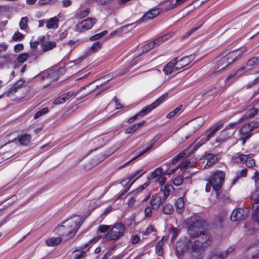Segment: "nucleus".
<instances>
[{"instance_id":"nucleus-1","label":"nucleus","mask_w":259,"mask_h":259,"mask_svg":"<svg viewBox=\"0 0 259 259\" xmlns=\"http://www.w3.org/2000/svg\"><path fill=\"white\" fill-rule=\"evenodd\" d=\"M187 222L189 225L188 232L190 238L179 241L177 250L196 254V258L192 259H200L202 252L211 244L212 238L206 232L199 231L204 224L201 219L191 217L188 219Z\"/></svg>"},{"instance_id":"nucleus-2","label":"nucleus","mask_w":259,"mask_h":259,"mask_svg":"<svg viewBox=\"0 0 259 259\" xmlns=\"http://www.w3.org/2000/svg\"><path fill=\"white\" fill-rule=\"evenodd\" d=\"M82 222L80 216L74 217L63 222L62 225L56 229V232L63 240L66 241L76 234Z\"/></svg>"},{"instance_id":"nucleus-3","label":"nucleus","mask_w":259,"mask_h":259,"mask_svg":"<svg viewBox=\"0 0 259 259\" xmlns=\"http://www.w3.org/2000/svg\"><path fill=\"white\" fill-rule=\"evenodd\" d=\"M125 231V227L122 223H115L111 226L110 230L105 235L104 239L106 240L117 241L124 235Z\"/></svg>"},{"instance_id":"nucleus-4","label":"nucleus","mask_w":259,"mask_h":259,"mask_svg":"<svg viewBox=\"0 0 259 259\" xmlns=\"http://www.w3.org/2000/svg\"><path fill=\"white\" fill-rule=\"evenodd\" d=\"M64 71L63 68L54 67L52 69L42 72L38 75V76L42 80H47L48 82L47 85H48L50 82L57 80Z\"/></svg>"},{"instance_id":"nucleus-5","label":"nucleus","mask_w":259,"mask_h":259,"mask_svg":"<svg viewBox=\"0 0 259 259\" xmlns=\"http://www.w3.org/2000/svg\"><path fill=\"white\" fill-rule=\"evenodd\" d=\"M225 176V172L222 170H218L212 172L209 181L214 190L218 191L222 187Z\"/></svg>"},{"instance_id":"nucleus-6","label":"nucleus","mask_w":259,"mask_h":259,"mask_svg":"<svg viewBox=\"0 0 259 259\" xmlns=\"http://www.w3.org/2000/svg\"><path fill=\"white\" fill-rule=\"evenodd\" d=\"M222 126L223 123L221 122L214 124L200 137V142H198L197 144L200 146L208 142Z\"/></svg>"},{"instance_id":"nucleus-7","label":"nucleus","mask_w":259,"mask_h":259,"mask_svg":"<svg viewBox=\"0 0 259 259\" xmlns=\"http://www.w3.org/2000/svg\"><path fill=\"white\" fill-rule=\"evenodd\" d=\"M96 22L97 20L95 18H88L83 20L75 25L76 30L80 32L85 31L92 28Z\"/></svg>"},{"instance_id":"nucleus-8","label":"nucleus","mask_w":259,"mask_h":259,"mask_svg":"<svg viewBox=\"0 0 259 259\" xmlns=\"http://www.w3.org/2000/svg\"><path fill=\"white\" fill-rule=\"evenodd\" d=\"M162 175V168L160 167H158L151 173L150 176L148 178L147 181L145 182L143 185H141L139 188H138L135 191H133V193H137L142 191L150 184V180H157L159 177H161Z\"/></svg>"},{"instance_id":"nucleus-9","label":"nucleus","mask_w":259,"mask_h":259,"mask_svg":"<svg viewBox=\"0 0 259 259\" xmlns=\"http://www.w3.org/2000/svg\"><path fill=\"white\" fill-rule=\"evenodd\" d=\"M248 209L239 208L235 209L232 212L230 218L232 221H240L244 219L248 213Z\"/></svg>"},{"instance_id":"nucleus-10","label":"nucleus","mask_w":259,"mask_h":259,"mask_svg":"<svg viewBox=\"0 0 259 259\" xmlns=\"http://www.w3.org/2000/svg\"><path fill=\"white\" fill-rule=\"evenodd\" d=\"M165 97L164 96L160 97L157 99L155 102L151 104L149 106L144 107L142 110L139 112L140 116L143 117L157 106H158L164 100Z\"/></svg>"},{"instance_id":"nucleus-11","label":"nucleus","mask_w":259,"mask_h":259,"mask_svg":"<svg viewBox=\"0 0 259 259\" xmlns=\"http://www.w3.org/2000/svg\"><path fill=\"white\" fill-rule=\"evenodd\" d=\"M163 71L166 75L172 74L174 75L177 74L179 70L176 65V59H174L168 63L164 67Z\"/></svg>"},{"instance_id":"nucleus-12","label":"nucleus","mask_w":259,"mask_h":259,"mask_svg":"<svg viewBox=\"0 0 259 259\" xmlns=\"http://www.w3.org/2000/svg\"><path fill=\"white\" fill-rule=\"evenodd\" d=\"M163 201V199H162L161 193L155 194L152 196L150 201V206L153 209L157 210L159 208Z\"/></svg>"},{"instance_id":"nucleus-13","label":"nucleus","mask_w":259,"mask_h":259,"mask_svg":"<svg viewBox=\"0 0 259 259\" xmlns=\"http://www.w3.org/2000/svg\"><path fill=\"white\" fill-rule=\"evenodd\" d=\"M252 131L251 128L250 127L249 125H248V123L244 125L240 129L239 133L242 136L241 139L243 141V143L247 139L251 137L252 135Z\"/></svg>"},{"instance_id":"nucleus-14","label":"nucleus","mask_w":259,"mask_h":259,"mask_svg":"<svg viewBox=\"0 0 259 259\" xmlns=\"http://www.w3.org/2000/svg\"><path fill=\"white\" fill-rule=\"evenodd\" d=\"M193 59V56L192 55L184 57L179 60H178V58H175V59H176V65L179 70L189 65L192 61Z\"/></svg>"},{"instance_id":"nucleus-15","label":"nucleus","mask_w":259,"mask_h":259,"mask_svg":"<svg viewBox=\"0 0 259 259\" xmlns=\"http://www.w3.org/2000/svg\"><path fill=\"white\" fill-rule=\"evenodd\" d=\"M103 79H104L103 78H101V79H98L94 81H93L92 82H91L90 84H88L87 86L82 87L75 94V97H76V98L77 99H80L87 96V95H88L89 94H90L91 92H92L94 90H90V91L85 92V90H86V88L89 87L90 85L94 83V82H95L96 81H100V80H103Z\"/></svg>"},{"instance_id":"nucleus-16","label":"nucleus","mask_w":259,"mask_h":259,"mask_svg":"<svg viewBox=\"0 0 259 259\" xmlns=\"http://www.w3.org/2000/svg\"><path fill=\"white\" fill-rule=\"evenodd\" d=\"M59 19L57 17H54L47 19L46 27L49 29H56L59 26Z\"/></svg>"},{"instance_id":"nucleus-17","label":"nucleus","mask_w":259,"mask_h":259,"mask_svg":"<svg viewBox=\"0 0 259 259\" xmlns=\"http://www.w3.org/2000/svg\"><path fill=\"white\" fill-rule=\"evenodd\" d=\"M23 83V81L19 80L13 85H12L11 88L7 92V93H6V96L9 97H12V96L14 95L17 92V91L22 86Z\"/></svg>"},{"instance_id":"nucleus-18","label":"nucleus","mask_w":259,"mask_h":259,"mask_svg":"<svg viewBox=\"0 0 259 259\" xmlns=\"http://www.w3.org/2000/svg\"><path fill=\"white\" fill-rule=\"evenodd\" d=\"M250 156V155H245L238 153L232 156L231 161L234 163L244 162L245 160H246L247 158H249Z\"/></svg>"},{"instance_id":"nucleus-19","label":"nucleus","mask_w":259,"mask_h":259,"mask_svg":"<svg viewBox=\"0 0 259 259\" xmlns=\"http://www.w3.org/2000/svg\"><path fill=\"white\" fill-rule=\"evenodd\" d=\"M160 13V10L158 9H154L150 10L146 13L143 17V19L144 21H147L149 19H153L158 16Z\"/></svg>"},{"instance_id":"nucleus-20","label":"nucleus","mask_w":259,"mask_h":259,"mask_svg":"<svg viewBox=\"0 0 259 259\" xmlns=\"http://www.w3.org/2000/svg\"><path fill=\"white\" fill-rule=\"evenodd\" d=\"M31 141V136L29 134H25L21 136L18 139L20 144L22 146H27Z\"/></svg>"},{"instance_id":"nucleus-21","label":"nucleus","mask_w":259,"mask_h":259,"mask_svg":"<svg viewBox=\"0 0 259 259\" xmlns=\"http://www.w3.org/2000/svg\"><path fill=\"white\" fill-rule=\"evenodd\" d=\"M62 237H51L46 240V243L48 246H54L59 244L62 241Z\"/></svg>"},{"instance_id":"nucleus-22","label":"nucleus","mask_w":259,"mask_h":259,"mask_svg":"<svg viewBox=\"0 0 259 259\" xmlns=\"http://www.w3.org/2000/svg\"><path fill=\"white\" fill-rule=\"evenodd\" d=\"M82 43L83 41L80 39L70 40L65 45L70 48V51L71 52Z\"/></svg>"},{"instance_id":"nucleus-23","label":"nucleus","mask_w":259,"mask_h":259,"mask_svg":"<svg viewBox=\"0 0 259 259\" xmlns=\"http://www.w3.org/2000/svg\"><path fill=\"white\" fill-rule=\"evenodd\" d=\"M102 47V43L100 41L95 42L88 50V54H92L99 51Z\"/></svg>"},{"instance_id":"nucleus-24","label":"nucleus","mask_w":259,"mask_h":259,"mask_svg":"<svg viewBox=\"0 0 259 259\" xmlns=\"http://www.w3.org/2000/svg\"><path fill=\"white\" fill-rule=\"evenodd\" d=\"M174 189V187L171 185H165L161 188V191H163V200H165L169 196L170 192Z\"/></svg>"},{"instance_id":"nucleus-25","label":"nucleus","mask_w":259,"mask_h":259,"mask_svg":"<svg viewBox=\"0 0 259 259\" xmlns=\"http://www.w3.org/2000/svg\"><path fill=\"white\" fill-rule=\"evenodd\" d=\"M184 201L183 198H178L175 202L176 210L178 213H182L184 209Z\"/></svg>"},{"instance_id":"nucleus-26","label":"nucleus","mask_w":259,"mask_h":259,"mask_svg":"<svg viewBox=\"0 0 259 259\" xmlns=\"http://www.w3.org/2000/svg\"><path fill=\"white\" fill-rule=\"evenodd\" d=\"M207 158L208 161L205 165V167L206 168H209L218 161V157L215 155L209 154L207 155Z\"/></svg>"},{"instance_id":"nucleus-27","label":"nucleus","mask_w":259,"mask_h":259,"mask_svg":"<svg viewBox=\"0 0 259 259\" xmlns=\"http://www.w3.org/2000/svg\"><path fill=\"white\" fill-rule=\"evenodd\" d=\"M56 46V43L54 41H46L42 44V51L47 52L50 51Z\"/></svg>"},{"instance_id":"nucleus-28","label":"nucleus","mask_w":259,"mask_h":259,"mask_svg":"<svg viewBox=\"0 0 259 259\" xmlns=\"http://www.w3.org/2000/svg\"><path fill=\"white\" fill-rule=\"evenodd\" d=\"M229 135L227 134L225 132L223 131L219 136L216 138L215 142L216 143L221 144L225 142L229 138Z\"/></svg>"},{"instance_id":"nucleus-29","label":"nucleus","mask_w":259,"mask_h":259,"mask_svg":"<svg viewBox=\"0 0 259 259\" xmlns=\"http://www.w3.org/2000/svg\"><path fill=\"white\" fill-rule=\"evenodd\" d=\"M167 238L163 237L162 239L157 242L156 245V251L159 255H161L163 252L162 246H163V241H166L167 240Z\"/></svg>"},{"instance_id":"nucleus-30","label":"nucleus","mask_w":259,"mask_h":259,"mask_svg":"<svg viewBox=\"0 0 259 259\" xmlns=\"http://www.w3.org/2000/svg\"><path fill=\"white\" fill-rule=\"evenodd\" d=\"M156 139H153L151 141V143L150 144V145L147 146L146 147V148L142 152H141L140 153V154L138 156V157L140 156L141 155H142L144 153H145L147 152H148V151H149L153 147V145L155 144V143L156 142ZM137 157V156L133 158L131 160L129 161L128 162H127L126 163V165L128 163H129L131 161H132V160H134L135 159H136Z\"/></svg>"},{"instance_id":"nucleus-31","label":"nucleus","mask_w":259,"mask_h":259,"mask_svg":"<svg viewBox=\"0 0 259 259\" xmlns=\"http://www.w3.org/2000/svg\"><path fill=\"white\" fill-rule=\"evenodd\" d=\"M246 67L245 66H242L237 70H236L234 73L230 74L229 75L225 80V82L229 81L231 80L233 81L235 78V76H236L240 71H243L245 70Z\"/></svg>"},{"instance_id":"nucleus-32","label":"nucleus","mask_w":259,"mask_h":259,"mask_svg":"<svg viewBox=\"0 0 259 259\" xmlns=\"http://www.w3.org/2000/svg\"><path fill=\"white\" fill-rule=\"evenodd\" d=\"M253 204L259 203V188H256L255 191L251 195Z\"/></svg>"},{"instance_id":"nucleus-33","label":"nucleus","mask_w":259,"mask_h":259,"mask_svg":"<svg viewBox=\"0 0 259 259\" xmlns=\"http://www.w3.org/2000/svg\"><path fill=\"white\" fill-rule=\"evenodd\" d=\"M174 211L172 205L170 204H166L163 207V212L166 214H170Z\"/></svg>"},{"instance_id":"nucleus-34","label":"nucleus","mask_w":259,"mask_h":259,"mask_svg":"<svg viewBox=\"0 0 259 259\" xmlns=\"http://www.w3.org/2000/svg\"><path fill=\"white\" fill-rule=\"evenodd\" d=\"M179 231L178 229L174 228L171 227L169 231V235L171 236V240L172 241H174L177 236H178Z\"/></svg>"},{"instance_id":"nucleus-35","label":"nucleus","mask_w":259,"mask_h":259,"mask_svg":"<svg viewBox=\"0 0 259 259\" xmlns=\"http://www.w3.org/2000/svg\"><path fill=\"white\" fill-rule=\"evenodd\" d=\"M248 155H250L249 156V158H247V159L245 160V163L246 164V165L248 167H252L254 166L255 164V160L253 158H252L253 156L252 154H248Z\"/></svg>"},{"instance_id":"nucleus-36","label":"nucleus","mask_w":259,"mask_h":259,"mask_svg":"<svg viewBox=\"0 0 259 259\" xmlns=\"http://www.w3.org/2000/svg\"><path fill=\"white\" fill-rule=\"evenodd\" d=\"M107 32H108L107 31L104 30L100 33L96 34L92 36L90 38V40L91 41H95V40H98V39L102 38L104 35H105L107 33Z\"/></svg>"},{"instance_id":"nucleus-37","label":"nucleus","mask_w":259,"mask_h":259,"mask_svg":"<svg viewBox=\"0 0 259 259\" xmlns=\"http://www.w3.org/2000/svg\"><path fill=\"white\" fill-rule=\"evenodd\" d=\"M182 105H179L176 109L169 112L166 115L167 118H171L174 117L176 114H177L182 109Z\"/></svg>"},{"instance_id":"nucleus-38","label":"nucleus","mask_w":259,"mask_h":259,"mask_svg":"<svg viewBox=\"0 0 259 259\" xmlns=\"http://www.w3.org/2000/svg\"><path fill=\"white\" fill-rule=\"evenodd\" d=\"M29 55L28 53H22L18 56L17 58V61L18 62L22 63L25 62L29 58Z\"/></svg>"},{"instance_id":"nucleus-39","label":"nucleus","mask_w":259,"mask_h":259,"mask_svg":"<svg viewBox=\"0 0 259 259\" xmlns=\"http://www.w3.org/2000/svg\"><path fill=\"white\" fill-rule=\"evenodd\" d=\"M49 112V109L47 107L44 108L38 111L34 115V118L37 119L45 114Z\"/></svg>"},{"instance_id":"nucleus-40","label":"nucleus","mask_w":259,"mask_h":259,"mask_svg":"<svg viewBox=\"0 0 259 259\" xmlns=\"http://www.w3.org/2000/svg\"><path fill=\"white\" fill-rule=\"evenodd\" d=\"M28 19L26 17H22L19 22V26L21 29H26L27 27Z\"/></svg>"},{"instance_id":"nucleus-41","label":"nucleus","mask_w":259,"mask_h":259,"mask_svg":"<svg viewBox=\"0 0 259 259\" xmlns=\"http://www.w3.org/2000/svg\"><path fill=\"white\" fill-rule=\"evenodd\" d=\"M194 167V166L191 164V162L187 160L186 161H184L180 165L179 167L181 169V170H184L185 169L189 167Z\"/></svg>"},{"instance_id":"nucleus-42","label":"nucleus","mask_w":259,"mask_h":259,"mask_svg":"<svg viewBox=\"0 0 259 259\" xmlns=\"http://www.w3.org/2000/svg\"><path fill=\"white\" fill-rule=\"evenodd\" d=\"M247 171V168L242 169L239 173L237 174L236 177L233 180V183L234 184L238 179L241 177H245L246 176Z\"/></svg>"},{"instance_id":"nucleus-43","label":"nucleus","mask_w":259,"mask_h":259,"mask_svg":"<svg viewBox=\"0 0 259 259\" xmlns=\"http://www.w3.org/2000/svg\"><path fill=\"white\" fill-rule=\"evenodd\" d=\"M111 226L106 225H101L98 227V230L101 233L108 232L111 229Z\"/></svg>"},{"instance_id":"nucleus-44","label":"nucleus","mask_w":259,"mask_h":259,"mask_svg":"<svg viewBox=\"0 0 259 259\" xmlns=\"http://www.w3.org/2000/svg\"><path fill=\"white\" fill-rule=\"evenodd\" d=\"M259 59L258 57H253L247 61L246 65L248 66L251 67L257 63Z\"/></svg>"},{"instance_id":"nucleus-45","label":"nucleus","mask_w":259,"mask_h":259,"mask_svg":"<svg viewBox=\"0 0 259 259\" xmlns=\"http://www.w3.org/2000/svg\"><path fill=\"white\" fill-rule=\"evenodd\" d=\"M251 179L254 181L256 188L259 189V172L255 170Z\"/></svg>"},{"instance_id":"nucleus-46","label":"nucleus","mask_w":259,"mask_h":259,"mask_svg":"<svg viewBox=\"0 0 259 259\" xmlns=\"http://www.w3.org/2000/svg\"><path fill=\"white\" fill-rule=\"evenodd\" d=\"M90 12V9L89 8H86L83 10L81 11L79 13H78L76 15V16L78 18H83L87 16H88Z\"/></svg>"},{"instance_id":"nucleus-47","label":"nucleus","mask_w":259,"mask_h":259,"mask_svg":"<svg viewBox=\"0 0 259 259\" xmlns=\"http://www.w3.org/2000/svg\"><path fill=\"white\" fill-rule=\"evenodd\" d=\"M173 184L176 186L181 185L183 182V177L181 176H178L175 177L173 179Z\"/></svg>"},{"instance_id":"nucleus-48","label":"nucleus","mask_w":259,"mask_h":259,"mask_svg":"<svg viewBox=\"0 0 259 259\" xmlns=\"http://www.w3.org/2000/svg\"><path fill=\"white\" fill-rule=\"evenodd\" d=\"M24 37V35L22 33L17 32L14 34L12 39L14 41H20L22 40Z\"/></svg>"},{"instance_id":"nucleus-49","label":"nucleus","mask_w":259,"mask_h":259,"mask_svg":"<svg viewBox=\"0 0 259 259\" xmlns=\"http://www.w3.org/2000/svg\"><path fill=\"white\" fill-rule=\"evenodd\" d=\"M154 46L153 45V43L152 42H150L148 44H147L146 45H145V46H144L143 47H142V52L143 53H145V52H147L149 51H150V50H151L152 49H153V48H154Z\"/></svg>"},{"instance_id":"nucleus-50","label":"nucleus","mask_w":259,"mask_h":259,"mask_svg":"<svg viewBox=\"0 0 259 259\" xmlns=\"http://www.w3.org/2000/svg\"><path fill=\"white\" fill-rule=\"evenodd\" d=\"M83 248H81V250L78 251L74 256V259H80L84 256L86 252L83 250Z\"/></svg>"},{"instance_id":"nucleus-51","label":"nucleus","mask_w":259,"mask_h":259,"mask_svg":"<svg viewBox=\"0 0 259 259\" xmlns=\"http://www.w3.org/2000/svg\"><path fill=\"white\" fill-rule=\"evenodd\" d=\"M62 95L65 100V101L69 100L70 98H71L73 96L75 97V94L74 91L68 92L67 93L63 94Z\"/></svg>"},{"instance_id":"nucleus-52","label":"nucleus","mask_w":259,"mask_h":259,"mask_svg":"<svg viewBox=\"0 0 259 259\" xmlns=\"http://www.w3.org/2000/svg\"><path fill=\"white\" fill-rule=\"evenodd\" d=\"M152 207L148 206H147L144 210V214L145 217L149 218L152 215Z\"/></svg>"},{"instance_id":"nucleus-53","label":"nucleus","mask_w":259,"mask_h":259,"mask_svg":"<svg viewBox=\"0 0 259 259\" xmlns=\"http://www.w3.org/2000/svg\"><path fill=\"white\" fill-rule=\"evenodd\" d=\"M154 231V228L153 226H149L146 230L142 232V234L144 236H147L153 232Z\"/></svg>"},{"instance_id":"nucleus-54","label":"nucleus","mask_w":259,"mask_h":259,"mask_svg":"<svg viewBox=\"0 0 259 259\" xmlns=\"http://www.w3.org/2000/svg\"><path fill=\"white\" fill-rule=\"evenodd\" d=\"M166 180V177L164 175H162L161 177H159L157 180H156L155 181L158 182L160 185L163 187L165 183Z\"/></svg>"},{"instance_id":"nucleus-55","label":"nucleus","mask_w":259,"mask_h":259,"mask_svg":"<svg viewBox=\"0 0 259 259\" xmlns=\"http://www.w3.org/2000/svg\"><path fill=\"white\" fill-rule=\"evenodd\" d=\"M65 102V100L63 95H62L59 97L55 99L53 103L55 105H59V104H62V103H64Z\"/></svg>"},{"instance_id":"nucleus-56","label":"nucleus","mask_w":259,"mask_h":259,"mask_svg":"<svg viewBox=\"0 0 259 259\" xmlns=\"http://www.w3.org/2000/svg\"><path fill=\"white\" fill-rule=\"evenodd\" d=\"M137 125H135V124H133V125L128 127L125 130V133L126 134H130L133 133L135 131H136L137 130H138V128L136 126Z\"/></svg>"},{"instance_id":"nucleus-57","label":"nucleus","mask_w":259,"mask_h":259,"mask_svg":"<svg viewBox=\"0 0 259 259\" xmlns=\"http://www.w3.org/2000/svg\"><path fill=\"white\" fill-rule=\"evenodd\" d=\"M140 241V237L138 235H133L131 237V241L133 244L137 243Z\"/></svg>"},{"instance_id":"nucleus-58","label":"nucleus","mask_w":259,"mask_h":259,"mask_svg":"<svg viewBox=\"0 0 259 259\" xmlns=\"http://www.w3.org/2000/svg\"><path fill=\"white\" fill-rule=\"evenodd\" d=\"M152 42L153 43V45L154 47L158 46L160 45L163 42V41L162 40V38L160 36H158L156 39H155Z\"/></svg>"},{"instance_id":"nucleus-59","label":"nucleus","mask_w":259,"mask_h":259,"mask_svg":"<svg viewBox=\"0 0 259 259\" xmlns=\"http://www.w3.org/2000/svg\"><path fill=\"white\" fill-rule=\"evenodd\" d=\"M252 219L256 222H259V206L255 210L252 215Z\"/></svg>"},{"instance_id":"nucleus-60","label":"nucleus","mask_w":259,"mask_h":259,"mask_svg":"<svg viewBox=\"0 0 259 259\" xmlns=\"http://www.w3.org/2000/svg\"><path fill=\"white\" fill-rule=\"evenodd\" d=\"M248 124L252 131L259 127V122L257 121H252Z\"/></svg>"},{"instance_id":"nucleus-61","label":"nucleus","mask_w":259,"mask_h":259,"mask_svg":"<svg viewBox=\"0 0 259 259\" xmlns=\"http://www.w3.org/2000/svg\"><path fill=\"white\" fill-rule=\"evenodd\" d=\"M8 62L7 58L5 56L0 57V67H2Z\"/></svg>"},{"instance_id":"nucleus-62","label":"nucleus","mask_w":259,"mask_h":259,"mask_svg":"<svg viewBox=\"0 0 259 259\" xmlns=\"http://www.w3.org/2000/svg\"><path fill=\"white\" fill-rule=\"evenodd\" d=\"M172 35H173L172 32H169V33H167L166 34L163 35L162 36H161L160 37H161V38H162L163 42H164L165 41H166V40H168L169 38H170Z\"/></svg>"},{"instance_id":"nucleus-63","label":"nucleus","mask_w":259,"mask_h":259,"mask_svg":"<svg viewBox=\"0 0 259 259\" xmlns=\"http://www.w3.org/2000/svg\"><path fill=\"white\" fill-rule=\"evenodd\" d=\"M135 202H136V199L135 198L131 197V198H129L127 202V204L128 205V207H132L134 205Z\"/></svg>"},{"instance_id":"nucleus-64","label":"nucleus","mask_w":259,"mask_h":259,"mask_svg":"<svg viewBox=\"0 0 259 259\" xmlns=\"http://www.w3.org/2000/svg\"><path fill=\"white\" fill-rule=\"evenodd\" d=\"M23 49V45L22 44L16 45L14 47V51L15 52H19Z\"/></svg>"}]
</instances>
